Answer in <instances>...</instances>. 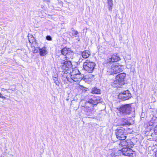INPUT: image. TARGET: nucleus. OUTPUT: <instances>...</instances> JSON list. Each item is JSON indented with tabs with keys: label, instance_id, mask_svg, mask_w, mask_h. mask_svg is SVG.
<instances>
[{
	"label": "nucleus",
	"instance_id": "0eeeda50",
	"mask_svg": "<svg viewBox=\"0 0 157 157\" xmlns=\"http://www.w3.org/2000/svg\"><path fill=\"white\" fill-rule=\"evenodd\" d=\"M71 62L69 61H65L62 66L61 69L63 70L62 73L63 74H67V72L70 68L72 67Z\"/></svg>",
	"mask_w": 157,
	"mask_h": 157
},
{
	"label": "nucleus",
	"instance_id": "4468645a",
	"mask_svg": "<svg viewBox=\"0 0 157 157\" xmlns=\"http://www.w3.org/2000/svg\"><path fill=\"white\" fill-rule=\"evenodd\" d=\"M120 82H119L118 80H117L116 79L113 82L111 83L112 86L114 87H120V86L122 85V84H120Z\"/></svg>",
	"mask_w": 157,
	"mask_h": 157
},
{
	"label": "nucleus",
	"instance_id": "20e7f679",
	"mask_svg": "<svg viewBox=\"0 0 157 157\" xmlns=\"http://www.w3.org/2000/svg\"><path fill=\"white\" fill-rule=\"evenodd\" d=\"M116 137L120 140H125L126 138L125 129L123 128L116 129Z\"/></svg>",
	"mask_w": 157,
	"mask_h": 157
},
{
	"label": "nucleus",
	"instance_id": "c756f323",
	"mask_svg": "<svg viewBox=\"0 0 157 157\" xmlns=\"http://www.w3.org/2000/svg\"><path fill=\"white\" fill-rule=\"evenodd\" d=\"M125 124H126V123L125 122Z\"/></svg>",
	"mask_w": 157,
	"mask_h": 157
},
{
	"label": "nucleus",
	"instance_id": "f03ea898",
	"mask_svg": "<svg viewBox=\"0 0 157 157\" xmlns=\"http://www.w3.org/2000/svg\"><path fill=\"white\" fill-rule=\"evenodd\" d=\"M131 104L122 105L118 109L120 113L123 115H128L132 111Z\"/></svg>",
	"mask_w": 157,
	"mask_h": 157
},
{
	"label": "nucleus",
	"instance_id": "ddd939ff",
	"mask_svg": "<svg viewBox=\"0 0 157 157\" xmlns=\"http://www.w3.org/2000/svg\"><path fill=\"white\" fill-rule=\"evenodd\" d=\"M45 47L39 48V53L41 56H44L47 53V51Z\"/></svg>",
	"mask_w": 157,
	"mask_h": 157
},
{
	"label": "nucleus",
	"instance_id": "9b49d317",
	"mask_svg": "<svg viewBox=\"0 0 157 157\" xmlns=\"http://www.w3.org/2000/svg\"><path fill=\"white\" fill-rule=\"evenodd\" d=\"M126 77L125 73H122L117 75L116 77V79L120 82V84L124 85V79Z\"/></svg>",
	"mask_w": 157,
	"mask_h": 157
},
{
	"label": "nucleus",
	"instance_id": "f257e3e1",
	"mask_svg": "<svg viewBox=\"0 0 157 157\" xmlns=\"http://www.w3.org/2000/svg\"><path fill=\"white\" fill-rule=\"evenodd\" d=\"M98 101L92 99H90L85 103V106L84 107L85 113L87 116H91L94 113V105H97Z\"/></svg>",
	"mask_w": 157,
	"mask_h": 157
},
{
	"label": "nucleus",
	"instance_id": "423d86ee",
	"mask_svg": "<svg viewBox=\"0 0 157 157\" xmlns=\"http://www.w3.org/2000/svg\"><path fill=\"white\" fill-rule=\"evenodd\" d=\"M71 78L74 81L76 82L80 81L83 78V75L78 73L75 74L73 71L71 74Z\"/></svg>",
	"mask_w": 157,
	"mask_h": 157
},
{
	"label": "nucleus",
	"instance_id": "5701e85b",
	"mask_svg": "<svg viewBox=\"0 0 157 157\" xmlns=\"http://www.w3.org/2000/svg\"><path fill=\"white\" fill-rule=\"evenodd\" d=\"M46 39L48 40H52V38L50 36H47L46 37Z\"/></svg>",
	"mask_w": 157,
	"mask_h": 157
},
{
	"label": "nucleus",
	"instance_id": "a878e982",
	"mask_svg": "<svg viewBox=\"0 0 157 157\" xmlns=\"http://www.w3.org/2000/svg\"><path fill=\"white\" fill-rule=\"evenodd\" d=\"M0 98H2L3 99H5L6 98L2 96L1 93L0 92Z\"/></svg>",
	"mask_w": 157,
	"mask_h": 157
},
{
	"label": "nucleus",
	"instance_id": "b1692460",
	"mask_svg": "<svg viewBox=\"0 0 157 157\" xmlns=\"http://www.w3.org/2000/svg\"><path fill=\"white\" fill-rule=\"evenodd\" d=\"M53 80L54 82H56L58 80V79L57 78V77H54L53 76Z\"/></svg>",
	"mask_w": 157,
	"mask_h": 157
},
{
	"label": "nucleus",
	"instance_id": "393cba45",
	"mask_svg": "<svg viewBox=\"0 0 157 157\" xmlns=\"http://www.w3.org/2000/svg\"><path fill=\"white\" fill-rule=\"evenodd\" d=\"M154 132L155 134H157V125L155 128Z\"/></svg>",
	"mask_w": 157,
	"mask_h": 157
},
{
	"label": "nucleus",
	"instance_id": "9d476101",
	"mask_svg": "<svg viewBox=\"0 0 157 157\" xmlns=\"http://www.w3.org/2000/svg\"><path fill=\"white\" fill-rule=\"evenodd\" d=\"M122 154L123 155L128 156L132 157L134 154L133 151L130 148H124L122 149Z\"/></svg>",
	"mask_w": 157,
	"mask_h": 157
},
{
	"label": "nucleus",
	"instance_id": "aec40b11",
	"mask_svg": "<svg viewBox=\"0 0 157 157\" xmlns=\"http://www.w3.org/2000/svg\"><path fill=\"white\" fill-rule=\"evenodd\" d=\"M29 40L31 44H33L34 42H36V40L33 36L31 37L30 38H29Z\"/></svg>",
	"mask_w": 157,
	"mask_h": 157
},
{
	"label": "nucleus",
	"instance_id": "1a4fd4ad",
	"mask_svg": "<svg viewBox=\"0 0 157 157\" xmlns=\"http://www.w3.org/2000/svg\"><path fill=\"white\" fill-rule=\"evenodd\" d=\"M121 66L117 65H112L110 69V71L111 74L113 75V74H116L120 72L121 71Z\"/></svg>",
	"mask_w": 157,
	"mask_h": 157
},
{
	"label": "nucleus",
	"instance_id": "6e6552de",
	"mask_svg": "<svg viewBox=\"0 0 157 157\" xmlns=\"http://www.w3.org/2000/svg\"><path fill=\"white\" fill-rule=\"evenodd\" d=\"M121 60V58L118 54H114L112 57L108 59L106 61L107 63H111L113 62H116Z\"/></svg>",
	"mask_w": 157,
	"mask_h": 157
},
{
	"label": "nucleus",
	"instance_id": "6ab92c4d",
	"mask_svg": "<svg viewBox=\"0 0 157 157\" xmlns=\"http://www.w3.org/2000/svg\"><path fill=\"white\" fill-rule=\"evenodd\" d=\"M124 140H121V141L120 142V143L119 144L121 146L126 147L127 144V140L125 141Z\"/></svg>",
	"mask_w": 157,
	"mask_h": 157
},
{
	"label": "nucleus",
	"instance_id": "7c9ffc66",
	"mask_svg": "<svg viewBox=\"0 0 157 157\" xmlns=\"http://www.w3.org/2000/svg\"><path fill=\"white\" fill-rule=\"evenodd\" d=\"M77 71L78 72V73L79 72V71Z\"/></svg>",
	"mask_w": 157,
	"mask_h": 157
},
{
	"label": "nucleus",
	"instance_id": "f3484780",
	"mask_svg": "<svg viewBox=\"0 0 157 157\" xmlns=\"http://www.w3.org/2000/svg\"><path fill=\"white\" fill-rule=\"evenodd\" d=\"M127 144L126 147H128V148H132L134 145V144L131 140H127Z\"/></svg>",
	"mask_w": 157,
	"mask_h": 157
},
{
	"label": "nucleus",
	"instance_id": "7ed1b4c3",
	"mask_svg": "<svg viewBox=\"0 0 157 157\" xmlns=\"http://www.w3.org/2000/svg\"><path fill=\"white\" fill-rule=\"evenodd\" d=\"M95 64L93 62H90L87 60L86 62L84 63L83 67L84 69L89 73H92L94 70Z\"/></svg>",
	"mask_w": 157,
	"mask_h": 157
},
{
	"label": "nucleus",
	"instance_id": "4be33fe9",
	"mask_svg": "<svg viewBox=\"0 0 157 157\" xmlns=\"http://www.w3.org/2000/svg\"><path fill=\"white\" fill-rule=\"evenodd\" d=\"M39 48H40L39 47H37L36 48H35L34 50H33V53H37L39 52Z\"/></svg>",
	"mask_w": 157,
	"mask_h": 157
},
{
	"label": "nucleus",
	"instance_id": "f8f14e48",
	"mask_svg": "<svg viewBox=\"0 0 157 157\" xmlns=\"http://www.w3.org/2000/svg\"><path fill=\"white\" fill-rule=\"evenodd\" d=\"M61 52L62 54L64 56H68L69 55L72 54V52L71 50V49L67 48L66 47H65L63 48L61 51Z\"/></svg>",
	"mask_w": 157,
	"mask_h": 157
},
{
	"label": "nucleus",
	"instance_id": "39448f33",
	"mask_svg": "<svg viewBox=\"0 0 157 157\" xmlns=\"http://www.w3.org/2000/svg\"><path fill=\"white\" fill-rule=\"evenodd\" d=\"M119 98L123 100L129 99L131 97V94L128 90L123 91L119 94Z\"/></svg>",
	"mask_w": 157,
	"mask_h": 157
},
{
	"label": "nucleus",
	"instance_id": "cd10ccee",
	"mask_svg": "<svg viewBox=\"0 0 157 157\" xmlns=\"http://www.w3.org/2000/svg\"><path fill=\"white\" fill-rule=\"evenodd\" d=\"M149 125L150 126H152L154 125V123L152 121H150L149 122Z\"/></svg>",
	"mask_w": 157,
	"mask_h": 157
},
{
	"label": "nucleus",
	"instance_id": "c85d7f7f",
	"mask_svg": "<svg viewBox=\"0 0 157 157\" xmlns=\"http://www.w3.org/2000/svg\"><path fill=\"white\" fill-rule=\"evenodd\" d=\"M44 1H47V2H50V0H44Z\"/></svg>",
	"mask_w": 157,
	"mask_h": 157
},
{
	"label": "nucleus",
	"instance_id": "412c9836",
	"mask_svg": "<svg viewBox=\"0 0 157 157\" xmlns=\"http://www.w3.org/2000/svg\"><path fill=\"white\" fill-rule=\"evenodd\" d=\"M78 34V32L77 31L73 30L72 31V35L73 36L76 37Z\"/></svg>",
	"mask_w": 157,
	"mask_h": 157
},
{
	"label": "nucleus",
	"instance_id": "a211bd4d",
	"mask_svg": "<svg viewBox=\"0 0 157 157\" xmlns=\"http://www.w3.org/2000/svg\"><path fill=\"white\" fill-rule=\"evenodd\" d=\"M92 93L94 94H100V90L99 89H97V88L94 87L93 89Z\"/></svg>",
	"mask_w": 157,
	"mask_h": 157
},
{
	"label": "nucleus",
	"instance_id": "dca6fc26",
	"mask_svg": "<svg viewBox=\"0 0 157 157\" xmlns=\"http://www.w3.org/2000/svg\"><path fill=\"white\" fill-rule=\"evenodd\" d=\"M107 3L108 5V9L109 11H111L112 10L113 2L112 0H108Z\"/></svg>",
	"mask_w": 157,
	"mask_h": 157
},
{
	"label": "nucleus",
	"instance_id": "bb28decb",
	"mask_svg": "<svg viewBox=\"0 0 157 157\" xmlns=\"http://www.w3.org/2000/svg\"><path fill=\"white\" fill-rule=\"evenodd\" d=\"M54 83L56 84V85H57V86H59V81H58V80L57 81H56V82H55Z\"/></svg>",
	"mask_w": 157,
	"mask_h": 157
},
{
	"label": "nucleus",
	"instance_id": "2eb2a0df",
	"mask_svg": "<svg viewBox=\"0 0 157 157\" xmlns=\"http://www.w3.org/2000/svg\"><path fill=\"white\" fill-rule=\"evenodd\" d=\"M90 52L88 50H85L82 53V55L83 58L86 59L89 57L90 55Z\"/></svg>",
	"mask_w": 157,
	"mask_h": 157
}]
</instances>
